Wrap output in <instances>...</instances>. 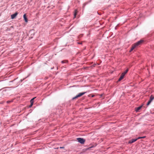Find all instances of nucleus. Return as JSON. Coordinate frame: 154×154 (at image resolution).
I'll return each instance as SVG.
<instances>
[{"label":"nucleus","instance_id":"1","mask_svg":"<svg viewBox=\"0 0 154 154\" xmlns=\"http://www.w3.org/2000/svg\"><path fill=\"white\" fill-rule=\"evenodd\" d=\"M87 92H84L80 93H79L78 95H76L75 96L72 98V99H75L78 97H79L82 95H84Z\"/></svg>","mask_w":154,"mask_h":154},{"label":"nucleus","instance_id":"2","mask_svg":"<svg viewBox=\"0 0 154 154\" xmlns=\"http://www.w3.org/2000/svg\"><path fill=\"white\" fill-rule=\"evenodd\" d=\"M77 140L79 142L82 144H84L85 142V140L81 138H77Z\"/></svg>","mask_w":154,"mask_h":154},{"label":"nucleus","instance_id":"3","mask_svg":"<svg viewBox=\"0 0 154 154\" xmlns=\"http://www.w3.org/2000/svg\"><path fill=\"white\" fill-rule=\"evenodd\" d=\"M149 99H150L149 100V101L148 102V103L147 104V106L149 105L150 103L152 102V100L154 99V97H153V96L152 95H151L150 96V97Z\"/></svg>","mask_w":154,"mask_h":154},{"label":"nucleus","instance_id":"4","mask_svg":"<svg viewBox=\"0 0 154 154\" xmlns=\"http://www.w3.org/2000/svg\"><path fill=\"white\" fill-rule=\"evenodd\" d=\"M143 42V40H141L138 41L137 43L134 44V45L136 47L137 46L140 45Z\"/></svg>","mask_w":154,"mask_h":154},{"label":"nucleus","instance_id":"5","mask_svg":"<svg viewBox=\"0 0 154 154\" xmlns=\"http://www.w3.org/2000/svg\"><path fill=\"white\" fill-rule=\"evenodd\" d=\"M18 13L17 12H15L14 14H12L11 16V18L12 19H13L17 15Z\"/></svg>","mask_w":154,"mask_h":154},{"label":"nucleus","instance_id":"6","mask_svg":"<svg viewBox=\"0 0 154 154\" xmlns=\"http://www.w3.org/2000/svg\"><path fill=\"white\" fill-rule=\"evenodd\" d=\"M137 140V139H132L130 140L129 141L128 143H134V142L136 141Z\"/></svg>","mask_w":154,"mask_h":154},{"label":"nucleus","instance_id":"7","mask_svg":"<svg viewBox=\"0 0 154 154\" xmlns=\"http://www.w3.org/2000/svg\"><path fill=\"white\" fill-rule=\"evenodd\" d=\"M23 17L24 18V19L25 21L26 22H28V20L27 19V18L26 16V15L25 14H24L23 16Z\"/></svg>","mask_w":154,"mask_h":154},{"label":"nucleus","instance_id":"8","mask_svg":"<svg viewBox=\"0 0 154 154\" xmlns=\"http://www.w3.org/2000/svg\"><path fill=\"white\" fill-rule=\"evenodd\" d=\"M135 48H136V47L134 45L132 47V48H131V50H130V52H131V51Z\"/></svg>","mask_w":154,"mask_h":154},{"label":"nucleus","instance_id":"9","mask_svg":"<svg viewBox=\"0 0 154 154\" xmlns=\"http://www.w3.org/2000/svg\"><path fill=\"white\" fill-rule=\"evenodd\" d=\"M35 98H36L35 97H34L33 98H32L30 100V103H31L32 104H33V100Z\"/></svg>","mask_w":154,"mask_h":154},{"label":"nucleus","instance_id":"10","mask_svg":"<svg viewBox=\"0 0 154 154\" xmlns=\"http://www.w3.org/2000/svg\"><path fill=\"white\" fill-rule=\"evenodd\" d=\"M128 69H127L125 71V72H123L122 73V74H123L125 75V74L127 73V72H128Z\"/></svg>","mask_w":154,"mask_h":154},{"label":"nucleus","instance_id":"11","mask_svg":"<svg viewBox=\"0 0 154 154\" xmlns=\"http://www.w3.org/2000/svg\"><path fill=\"white\" fill-rule=\"evenodd\" d=\"M77 14V10H75V13H74V18H75L76 17V16Z\"/></svg>","mask_w":154,"mask_h":154},{"label":"nucleus","instance_id":"12","mask_svg":"<svg viewBox=\"0 0 154 154\" xmlns=\"http://www.w3.org/2000/svg\"><path fill=\"white\" fill-rule=\"evenodd\" d=\"M141 107H142V106H140L137 107V108L136 109V111L137 112L139 110H140V109Z\"/></svg>","mask_w":154,"mask_h":154},{"label":"nucleus","instance_id":"13","mask_svg":"<svg viewBox=\"0 0 154 154\" xmlns=\"http://www.w3.org/2000/svg\"><path fill=\"white\" fill-rule=\"evenodd\" d=\"M124 76L125 75L123 74L122 73L121 76L120 77V78H121L122 79H123Z\"/></svg>","mask_w":154,"mask_h":154},{"label":"nucleus","instance_id":"14","mask_svg":"<svg viewBox=\"0 0 154 154\" xmlns=\"http://www.w3.org/2000/svg\"><path fill=\"white\" fill-rule=\"evenodd\" d=\"M145 137V136L142 137H139L137 138V140L140 139V138H143Z\"/></svg>","mask_w":154,"mask_h":154},{"label":"nucleus","instance_id":"15","mask_svg":"<svg viewBox=\"0 0 154 154\" xmlns=\"http://www.w3.org/2000/svg\"><path fill=\"white\" fill-rule=\"evenodd\" d=\"M33 104H32L31 103V104H30V105L29 106V107H31L32 106Z\"/></svg>","mask_w":154,"mask_h":154},{"label":"nucleus","instance_id":"16","mask_svg":"<svg viewBox=\"0 0 154 154\" xmlns=\"http://www.w3.org/2000/svg\"><path fill=\"white\" fill-rule=\"evenodd\" d=\"M122 79L121 78H119V80H118V81H121Z\"/></svg>","mask_w":154,"mask_h":154},{"label":"nucleus","instance_id":"17","mask_svg":"<svg viewBox=\"0 0 154 154\" xmlns=\"http://www.w3.org/2000/svg\"><path fill=\"white\" fill-rule=\"evenodd\" d=\"M64 148V147H60V148H61V149H62V148Z\"/></svg>","mask_w":154,"mask_h":154},{"label":"nucleus","instance_id":"18","mask_svg":"<svg viewBox=\"0 0 154 154\" xmlns=\"http://www.w3.org/2000/svg\"><path fill=\"white\" fill-rule=\"evenodd\" d=\"M102 94H101V95H100V97H102Z\"/></svg>","mask_w":154,"mask_h":154},{"label":"nucleus","instance_id":"19","mask_svg":"<svg viewBox=\"0 0 154 154\" xmlns=\"http://www.w3.org/2000/svg\"><path fill=\"white\" fill-rule=\"evenodd\" d=\"M62 63H63V62L62 61Z\"/></svg>","mask_w":154,"mask_h":154},{"label":"nucleus","instance_id":"20","mask_svg":"<svg viewBox=\"0 0 154 154\" xmlns=\"http://www.w3.org/2000/svg\"><path fill=\"white\" fill-rule=\"evenodd\" d=\"M153 154H154V153H153Z\"/></svg>","mask_w":154,"mask_h":154},{"label":"nucleus","instance_id":"21","mask_svg":"<svg viewBox=\"0 0 154 154\" xmlns=\"http://www.w3.org/2000/svg\"><path fill=\"white\" fill-rule=\"evenodd\" d=\"M153 141H154V140H153Z\"/></svg>","mask_w":154,"mask_h":154}]
</instances>
